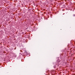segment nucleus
<instances>
[{
    "label": "nucleus",
    "instance_id": "f257e3e1",
    "mask_svg": "<svg viewBox=\"0 0 75 75\" xmlns=\"http://www.w3.org/2000/svg\"><path fill=\"white\" fill-rule=\"evenodd\" d=\"M60 62V60L59 59H58L57 60L56 62V65H57L58 64H59V62Z\"/></svg>",
    "mask_w": 75,
    "mask_h": 75
},
{
    "label": "nucleus",
    "instance_id": "f03ea898",
    "mask_svg": "<svg viewBox=\"0 0 75 75\" xmlns=\"http://www.w3.org/2000/svg\"><path fill=\"white\" fill-rule=\"evenodd\" d=\"M54 68H56V67L54 66Z\"/></svg>",
    "mask_w": 75,
    "mask_h": 75
}]
</instances>
